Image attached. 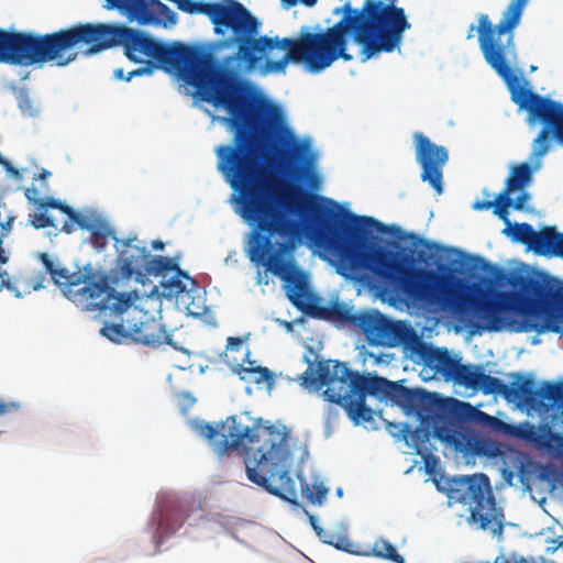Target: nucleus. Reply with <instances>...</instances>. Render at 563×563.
I'll return each instance as SVG.
<instances>
[{
    "label": "nucleus",
    "mask_w": 563,
    "mask_h": 563,
    "mask_svg": "<svg viewBox=\"0 0 563 563\" xmlns=\"http://www.w3.org/2000/svg\"><path fill=\"white\" fill-rule=\"evenodd\" d=\"M85 45V54L122 46L126 58L142 67L124 75L122 68L113 71L115 79L130 81L134 77L152 75L159 68L177 73L197 89L202 101L225 109V119L234 129L233 145L218 147V168L230 186L251 172L245 141L246 125L254 117V100L249 85L233 70L217 63L211 53L181 43L172 45L153 38L148 33L119 24L79 23L69 29L47 34L10 32L0 29V63L20 66L43 65L54 62L66 66L77 54L68 51Z\"/></svg>",
    "instance_id": "1"
},
{
    "label": "nucleus",
    "mask_w": 563,
    "mask_h": 563,
    "mask_svg": "<svg viewBox=\"0 0 563 563\" xmlns=\"http://www.w3.org/2000/svg\"><path fill=\"white\" fill-rule=\"evenodd\" d=\"M398 0H365L361 9L343 5V16L321 32H301L297 38L260 36V22L240 2H188L187 12L203 13L214 24V32L231 30L227 45L236 51L225 62H236L240 71H252L265 59L268 71H284L289 62L303 64L311 73H320L335 60L353 59L347 52L349 36L362 47L363 62L379 53L399 48L405 31L411 27Z\"/></svg>",
    "instance_id": "2"
},
{
    "label": "nucleus",
    "mask_w": 563,
    "mask_h": 563,
    "mask_svg": "<svg viewBox=\"0 0 563 563\" xmlns=\"http://www.w3.org/2000/svg\"><path fill=\"white\" fill-rule=\"evenodd\" d=\"M319 196L299 189V199L294 202L298 211H311L317 217L316 230L318 244L339 262L338 272L367 273L386 290L401 292L413 301L453 303L466 301L457 296L450 286L449 277L433 269L412 268L395 254L380 247L368 245L362 233L371 228L385 233L387 228L371 217L347 213V219L333 211L323 209L317 200Z\"/></svg>",
    "instance_id": "3"
},
{
    "label": "nucleus",
    "mask_w": 563,
    "mask_h": 563,
    "mask_svg": "<svg viewBox=\"0 0 563 563\" xmlns=\"http://www.w3.org/2000/svg\"><path fill=\"white\" fill-rule=\"evenodd\" d=\"M256 181L258 176L251 169L231 185L239 194L241 216L253 227L246 250L250 261L264 266L285 283L286 296L299 311L312 318L339 321L354 329L358 311L341 302L320 305L319 298L309 289L306 274L296 266L294 260L285 258L295 250L300 222L288 219L261 191H250V186Z\"/></svg>",
    "instance_id": "4"
},
{
    "label": "nucleus",
    "mask_w": 563,
    "mask_h": 563,
    "mask_svg": "<svg viewBox=\"0 0 563 563\" xmlns=\"http://www.w3.org/2000/svg\"><path fill=\"white\" fill-rule=\"evenodd\" d=\"M246 415H233L220 427L201 423L198 433L210 441L213 451L223 455L230 451L244 453L247 478L269 494L298 506L295 479L289 475L291 452L288 434L275 427L250 424Z\"/></svg>",
    "instance_id": "5"
},
{
    "label": "nucleus",
    "mask_w": 563,
    "mask_h": 563,
    "mask_svg": "<svg viewBox=\"0 0 563 563\" xmlns=\"http://www.w3.org/2000/svg\"><path fill=\"white\" fill-rule=\"evenodd\" d=\"M527 2L511 0L495 26L487 14H482L477 31L484 58L507 85L511 101L527 112L528 124L542 125L532 141L531 152L533 158L540 159L550 150V137L563 145V104L520 85V78L511 69V63L517 58L512 30L519 24Z\"/></svg>",
    "instance_id": "6"
},
{
    "label": "nucleus",
    "mask_w": 563,
    "mask_h": 563,
    "mask_svg": "<svg viewBox=\"0 0 563 563\" xmlns=\"http://www.w3.org/2000/svg\"><path fill=\"white\" fill-rule=\"evenodd\" d=\"M431 419L433 434L461 452H473L488 457H495L500 453L497 442L476 438L464 428L465 424L478 426L490 433L525 441L550 454L563 452V434L554 432L549 422L538 426L529 421L510 424L455 398L437 402Z\"/></svg>",
    "instance_id": "7"
},
{
    "label": "nucleus",
    "mask_w": 563,
    "mask_h": 563,
    "mask_svg": "<svg viewBox=\"0 0 563 563\" xmlns=\"http://www.w3.org/2000/svg\"><path fill=\"white\" fill-rule=\"evenodd\" d=\"M253 100L254 117H252V120L246 125L247 139L245 141V148L253 163L252 169L258 176V181L254 186H250V191H261L288 219H291L276 202L272 189L274 178L268 173V169L275 168V158L273 156H263L256 146L257 141L263 137L267 141H274V144H279L280 158L287 162L288 166L292 167L296 177L310 189L318 190L321 185V178L312 168L311 163L307 161L309 145L295 137L292 131L285 123L280 110L272 104L260 107L254 98Z\"/></svg>",
    "instance_id": "8"
},
{
    "label": "nucleus",
    "mask_w": 563,
    "mask_h": 563,
    "mask_svg": "<svg viewBox=\"0 0 563 563\" xmlns=\"http://www.w3.org/2000/svg\"><path fill=\"white\" fill-rule=\"evenodd\" d=\"M300 379L305 388L318 391L325 387L324 399L341 406L356 423L372 420L373 411L366 406L367 395L398 405L406 388L384 377L362 375L345 363L332 360L318 361L316 368L310 364Z\"/></svg>",
    "instance_id": "9"
},
{
    "label": "nucleus",
    "mask_w": 563,
    "mask_h": 563,
    "mask_svg": "<svg viewBox=\"0 0 563 563\" xmlns=\"http://www.w3.org/2000/svg\"><path fill=\"white\" fill-rule=\"evenodd\" d=\"M108 290L110 296L95 311L109 312V316L119 318V322H106L100 330L103 336L114 343L131 340L145 346L173 344L172 334L166 331L161 319L133 302L137 299L135 292H118L109 282Z\"/></svg>",
    "instance_id": "10"
},
{
    "label": "nucleus",
    "mask_w": 563,
    "mask_h": 563,
    "mask_svg": "<svg viewBox=\"0 0 563 563\" xmlns=\"http://www.w3.org/2000/svg\"><path fill=\"white\" fill-rule=\"evenodd\" d=\"M113 240L118 252L115 269L120 277L130 279L136 276V280H140L144 275L161 276L163 295L168 298L178 297L187 290L181 278L195 284V280L183 272L173 258L151 257L146 246L137 240L136 235L123 240L113 236Z\"/></svg>",
    "instance_id": "11"
},
{
    "label": "nucleus",
    "mask_w": 563,
    "mask_h": 563,
    "mask_svg": "<svg viewBox=\"0 0 563 563\" xmlns=\"http://www.w3.org/2000/svg\"><path fill=\"white\" fill-rule=\"evenodd\" d=\"M450 498L467 507L468 523L501 538L505 515L496 504L487 475L474 474L453 479Z\"/></svg>",
    "instance_id": "12"
},
{
    "label": "nucleus",
    "mask_w": 563,
    "mask_h": 563,
    "mask_svg": "<svg viewBox=\"0 0 563 563\" xmlns=\"http://www.w3.org/2000/svg\"><path fill=\"white\" fill-rule=\"evenodd\" d=\"M38 258L43 264V269H37V272L45 273V283L49 275L51 280L60 288L64 296L81 310L95 311L100 307L102 300L110 296L107 274L92 268L69 272L65 267H58L47 253H40Z\"/></svg>",
    "instance_id": "13"
},
{
    "label": "nucleus",
    "mask_w": 563,
    "mask_h": 563,
    "mask_svg": "<svg viewBox=\"0 0 563 563\" xmlns=\"http://www.w3.org/2000/svg\"><path fill=\"white\" fill-rule=\"evenodd\" d=\"M355 331L364 334L372 346L395 347L406 343L412 332L404 321H393L378 310L358 311Z\"/></svg>",
    "instance_id": "14"
},
{
    "label": "nucleus",
    "mask_w": 563,
    "mask_h": 563,
    "mask_svg": "<svg viewBox=\"0 0 563 563\" xmlns=\"http://www.w3.org/2000/svg\"><path fill=\"white\" fill-rule=\"evenodd\" d=\"M416 142V156L422 167L421 179L428 181L432 188L441 194L442 168L446 164L449 155L445 147L432 143L423 133L413 134Z\"/></svg>",
    "instance_id": "15"
},
{
    "label": "nucleus",
    "mask_w": 563,
    "mask_h": 563,
    "mask_svg": "<svg viewBox=\"0 0 563 563\" xmlns=\"http://www.w3.org/2000/svg\"><path fill=\"white\" fill-rule=\"evenodd\" d=\"M109 8L124 12L131 21L153 24L161 20L174 24L177 14L159 0H106Z\"/></svg>",
    "instance_id": "16"
},
{
    "label": "nucleus",
    "mask_w": 563,
    "mask_h": 563,
    "mask_svg": "<svg viewBox=\"0 0 563 563\" xmlns=\"http://www.w3.org/2000/svg\"><path fill=\"white\" fill-rule=\"evenodd\" d=\"M521 404L537 411H549L556 407L563 415V384L545 382L537 389L534 380L525 377Z\"/></svg>",
    "instance_id": "17"
},
{
    "label": "nucleus",
    "mask_w": 563,
    "mask_h": 563,
    "mask_svg": "<svg viewBox=\"0 0 563 563\" xmlns=\"http://www.w3.org/2000/svg\"><path fill=\"white\" fill-rule=\"evenodd\" d=\"M558 316L563 317V284L553 277H543V332L559 331L554 323Z\"/></svg>",
    "instance_id": "18"
},
{
    "label": "nucleus",
    "mask_w": 563,
    "mask_h": 563,
    "mask_svg": "<svg viewBox=\"0 0 563 563\" xmlns=\"http://www.w3.org/2000/svg\"><path fill=\"white\" fill-rule=\"evenodd\" d=\"M516 380L509 385L505 384L499 378L493 377L488 374L482 373L481 385L477 390H482L484 394H499L503 395L509 401H517L521 404L523 379L521 374L516 375Z\"/></svg>",
    "instance_id": "19"
},
{
    "label": "nucleus",
    "mask_w": 563,
    "mask_h": 563,
    "mask_svg": "<svg viewBox=\"0 0 563 563\" xmlns=\"http://www.w3.org/2000/svg\"><path fill=\"white\" fill-rule=\"evenodd\" d=\"M419 355L427 366L433 368L435 373L450 379L459 364V360L452 357L446 349L421 345Z\"/></svg>",
    "instance_id": "20"
},
{
    "label": "nucleus",
    "mask_w": 563,
    "mask_h": 563,
    "mask_svg": "<svg viewBox=\"0 0 563 563\" xmlns=\"http://www.w3.org/2000/svg\"><path fill=\"white\" fill-rule=\"evenodd\" d=\"M532 251L539 255L563 257V233H559L555 227H544L537 232Z\"/></svg>",
    "instance_id": "21"
},
{
    "label": "nucleus",
    "mask_w": 563,
    "mask_h": 563,
    "mask_svg": "<svg viewBox=\"0 0 563 563\" xmlns=\"http://www.w3.org/2000/svg\"><path fill=\"white\" fill-rule=\"evenodd\" d=\"M424 422L426 419L422 418L420 426L415 430H411L408 424H402L400 432L406 443L427 461L432 456L429 449L432 433L429 427H424Z\"/></svg>",
    "instance_id": "22"
},
{
    "label": "nucleus",
    "mask_w": 563,
    "mask_h": 563,
    "mask_svg": "<svg viewBox=\"0 0 563 563\" xmlns=\"http://www.w3.org/2000/svg\"><path fill=\"white\" fill-rule=\"evenodd\" d=\"M255 362L249 361V366L236 365L234 368V373L240 376L242 380L262 384L266 383L267 385H272L274 383V374L267 367L255 366Z\"/></svg>",
    "instance_id": "23"
},
{
    "label": "nucleus",
    "mask_w": 563,
    "mask_h": 563,
    "mask_svg": "<svg viewBox=\"0 0 563 563\" xmlns=\"http://www.w3.org/2000/svg\"><path fill=\"white\" fill-rule=\"evenodd\" d=\"M482 373L483 371L479 369L478 367H475L471 364H461L459 362L450 379L454 380L456 384L461 386L477 390L478 385H481Z\"/></svg>",
    "instance_id": "24"
},
{
    "label": "nucleus",
    "mask_w": 563,
    "mask_h": 563,
    "mask_svg": "<svg viewBox=\"0 0 563 563\" xmlns=\"http://www.w3.org/2000/svg\"><path fill=\"white\" fill-rule=\"evenodd\" d=\"M532 179V168L528 163L515 165L506 180L504 191L511 194L515 190L523 189Z\"/></svg>",
    "instance_id": "25"
},
{
    "label": "nucleus",
    "mask_w": 563,
    "mask_h": 563,
    "mask_svg": "<svg viewBox=\"0 0 563 563\" xmlns=\"http://www.w3.org/2000/svg\"><path fill=\"white\" fill-rule=\"evenodd\" d=\"M503 232L510 236L512 241L526 244L530 250H532L537 231L533 230L531 224L526 222L515 223L514 225L510 224L509 227H506Z\"/></svg>",
    "instance_id": "26"
},
{
    "label": "nucleus",
    "mask_w": 563,
    "mask_h": 563,
    "mask_svg": "<svg viewBox=\"0 0 563 563\" xmlns=\"http://www.w3.org/2000/svg\"><path fill=\"white\" fill-rule=\"evenodd\" d=\"M186 516L180 505H175L170 511L161 517L159 527L168 533L178 530L184 523Z\"/></svg>",
    "instance_id": "27"
},
{
    "label": "nucleus",
    "mask_w": 563,
    "mask_h": 563,
    "mask_svg": "<svg viewBox=\"0 0 563 563\" xmlns=\"http://www.w3.org/2000/svg\"><path fill=\"white\" fill-rule=\"evenodd\" d=\"M300 487L302 497L313 505H321L328 495V488L323 483H314L311 488L303 478H300Z\"/></svg>",
    "instance_id": "28"
},
{
    "label": "nucleus",
    "mask_w": 563,
    "mask_h": 563,
    "mask_svg": "<svg viewBox=\"0 0 563 563\" xmlns=\"http://www.w3.org/2000/svg\"><path fill=\"white\" fill-rule=\"evenodd\" d=\"M373 554L395 563H405L404 558L397 552L396 548L386 540H377L373 544Z\"/></svg>",
    "instance_id": "29"
},
{
    "label": "nucleus",
    "mask_w": 563,
    "mask_h": 563,
    "mask_svg": "<svg viewBox=\"0 0 563 563\" xmlns=\"http://www.w3.org/2000/svg\"><path fill=\"white\" fill-rule=\"evenodd\" d=\"M511 194L506 191H501L495 198L494 213L503 220L507 227L511 223L508 219V208L512 205V199L510 197Z\"/></svg>",
    "instance_id": "30"
},
{
    "label": "nucleus",
    "mask_w": 563,
    "mask_h": 563,
    "mask_svg": "<svg viewBox=\"0 0 563 563\" xmlns=\"http://www.w3.org/2000/svg\"><path fill=\"white\" fill-rule=\"evenodd\" d=\"M91 232V244L95 249L98 251H101L107 245V241L109 235L111 234V230L107 227L100 225V227H93Z\"/></svg>",
    "instance_id": "31"
},
{
    "label": "nucleus",
    "mask_w": 563,
    "mask_h": 563,
    "mask_svg": "<svg viewBox=\"0 0 563 563\" xmlns=\"http://www.w3.org/2000/svg\"><path fill=\"white\" fill-rule=\"evenodd\" d=\"M419 391L406 387L397 406L407 410H417L419 407Z\"/></svg>",
    "instance_id": "32"
},
{
    "label": "nucleus",
    "mask_w": 563,
    "mask_h": 563,
    "mask_svg": "<svg viewBox=\"0 0 563 563\" xmlns=\"http://www.w3.org/2000/svg\"><path fill=\"white\" fill-rule=\"evenodd\" d=\"M35 206L37 207L38 210H46L47 208H52V209H57L59 211H62L63 213H67L68 211H70V206L62 202L60 200L58 199H55V198H41V199H37L35 200Z\"/></svg>",
    "instance_id": "33"
},
{
    "label": "nucleus",
    "mask_w": 563,
    "mask_h": 563,
    "mask_svg": "<svg viewBox=\"0 0 563 563\" xmlns=\"http://www.w3.org/2000/svg\"><path fill=\"white\" fill-rule=\"evenodd\" d=\"M30 223L35 229L57 228L55 220L46 212H35L30 216Z\"/></svg>",
    "instance_id": "34"
},
{
    "label": "nucleus",
    "mask_w": 563,
    "mask_h": 563,
    "mask_svg": "<svg viewBox=\"0 0 563 563\" xmlns=\"http://www.w3.org/2000/svg\"><path fill=\"white\" fill-rule=\"evenodd\" d=\"M320 540H322L323 543L333 545L339 550L349 551L347 547L350 545V542L347 541L346 538H342L336 534H330L324 531L323 538H320Z\"/></svg>",
    "instance_id": "35"
},
{
    "label": "nucleus",
    "mask_w": 563,
    "mask_h": 563,
    "mask_svg": "<svg viewBox=\"0 0 563 563\" xmlns=\"http://www.w3.org/2000/svg\"><path fill=\"white\" fill-rule=\"evenodd\" d=\"M66 214L68 219L71 220V222H75V224H77L80 229L91 231L95 227V224L90 223L84 216L75 211L71 207L70 211H68Z\"/></svg>",
    "instance_id": "36"
},
{
    "label": "nucleus",
    "mask_w": 563,
    "mask_h": 563,
    "mask_svg": "<svg viewBox=\"0 0 563 563\" xmlns=\"http://www.w3.org/2000/svg\"><path fill=\"white\" fill-rule=\"evenodd\" d=\"M19 107L23 112L33 113V104L27 93L22 92L19 96Z\"/></svg>",
    "instance_id": "37"
},
{
    "label": "nucleus",
    "mask_w": 563,
    "mask_h": 563,
    "mask_svg": "<svg viewBox=\"0 0 563 563\" xmlns=\"http://www.w3.org/2000/svg\"><path fill=\"white\" fill-rule=\"evenodd\" d=\"M476 261L479 263V267L482 268V271L487 274H495L498 271L496 266H494L493 264H490L481 256H477Z\"/></svg>",
    "instance_id": "38"
},
{
    "label": "nucleus",
    "mask_w": 563,
    "mask_h": 563,
    "mask_svg": "<svg viewBox=\"0 0 563 563\" xmlns=\"http://www.w3.org/2000/svg\"><path fill=\"white\" fill-rule=\"evenodd\" d=\"M495 200H477L473 203V209L477 211L488 210L494 208Z\"/></svg>",
    "instance_id": "39"
},
{
    "label": "nucleus",
    "mask_w": 563,
    "mask_h": 563,
    "mask_svg": "<svg viewBox=\"0 0 563 563\" xmlns=\"http://www.w3.org/2000/svg\"><path fill=\"white\" fill-rule=\"evenodd\" d=\"M529 194L522 192L520 194L515 201H512L511 207L516 210H523L526 201L529 199Z\"/></svg>",
    "instance_id": "40"
},
{
    "label": "nucleus",
    "mask_w": 563,
    "mask_h": 563,
    "mask_svg": "<svg viewBox=\"0 0 563 563\" xmlns=\"http://www.w3.org/2000/svg\"><path fill=\"white\" fill-rule=\"evenodd\" d=\"M13 221H14V217L9 216L8 219L5 220V222H0V225H1L0 238L1 239H3V236L7 235L8 232L11 231Z\"/></svg>",
    "instance_id": "41"
},
{
    "label": "nucleus",
    "mask_w": 563,
    "mask_h": 563,
    "mask_svg": "<svg viewBox=\"0 0 563 563\" xmlns=\"http://www.w3.org/2000/svg\"><path fill=\"white\" fill-rule=\"evenodd\" d=\"M243 340L236 336H229L227 340V349L228 350H238L242 346Z\"/></svg>",
    "instance_id": "42"
},
{
    "label": "nucleus",
    "mask_w": 563,
    "mask_h": 563,
    "mask_svg": "<svg viewBox=\"0 0 563 563\" xmlns=\"http://www.w3.org/2000/svg\"><path fill=\"white\" fill-rule=\"evenodd\" d=\"M38 196V190L36 188H27L25 190V197L26 199L32 202L33 205H35V200H37Z\"/></svg>",
    "instance_id": "43"
},
{
    "label": "nucleus",
    "mask_w": 563,
    "mask_h": 563,
    "mask_svg": "<svg viewBox=\"0 0 563 563\" xmlns=\"http://www.w3.org/2000/svg\"><path fill=\"white\" fill-rule=\"evenodd\" d=\"M309 520H310L311 527H312V528H313V530L316 531L317 536H318L319 538H323L324 530H323L321 527H319V526L317 525V519H316V517H314V516H309Z\"/></svg>",
    "instance_id": "44"
},
{
    "label": "nucleus",
    "mask_w": 563,
    "mask_h": 563,
    "mask_svg": "<svg viewBox=\"0 0 563 563\" xmlns=\"http://www.w3.org/2000/svg\"><path fill=\"white\" fill-rule=\"evenodd\" d=\"M412 239H416L417 240V244H421L423 245L424 247H427L428 250H431L434 244L433 243H430L429 241L427 240H423V239H420L418 238L417 235L412 234Z\"/></svg>",
    "instance_id": "45"
},
{
    "label": "nucleus",
    "mask_w": 563,
    "mask_h": 563,
    "mask_svg": "<svg viewBox=\"0 0 563 563\" xmlns=\"http://www.w3.org/2000/svg\"><path fill=\"white\" fill-rule=\"evenodd\" d=\"M2 239L0 238V264H5L9 260L5 250L2 247Z\"/></svg>",
    "instance_id": "46"
},
{
    "label": "nucleus",
    "mask_w": 563,
    "mask_h": 563,
    "mask_svg": "<svg viewBox=\"0 0 563 563\" xmlns=\"http://www.w3.org/2000/svg\"><path fill=\"white\" fill-rule=\"evenodd\" d=\"M74 224H75V222H71V220L66 221L62 225V231H64L66 233H71L74 231V229H75Z\"/></svg>",
    "instance_id": "47"
},
{
    "label": "nucleus",
    "mask_w": 563,
    "mask_h": 563,
    "mask_svg": "<svg viewBox=\"0 0 563 563\" xmlns=\"http://www.w3.org/2000/svg\"><path fill=\"white\" fill-rule=\"evenodd\" d=\"M51 176V172L47 169H42L36 176L35 179L37 180H45Z\"/></svg>",
    "instance_id": "48"
},
{
    "label": "nucleus",
    "mask_w": 563,
    "mask_h": 563,
    "mask_svg": "<svg viewBox=\"0 0 563 563\" xmlns=\"http://www.w3.org/2000/svg\"><path fill=\"white\" fill-rule=\"evenodd\" d=\"M153 249L162 250L164 247V243L161 240H155L152 243Z\"/></svg>",
    "instance_id": "49"
},
{
    "label": "nucleus",
    "mask_w": 563,
    "mask_h": 563,
    "mask_svg": "<svg viewBox=\"0 0 563 563\" xmlns=\"http://www.w3.org/2000/svg\"><path fill=\"white\" fill-rule=\"evenodd\" d=\"M303 4L306 5H313L316 3L317 0H300ZM291 3H295V0L291 1Z\"/></svg>",
    "instance_id": "50"
},
{
    "label": "nucleus",
    "mask_w": 563,
    "mask_h": 563,
    "mask_svg": "<svg viewBox=\"0 0 563 563\" xmlns=\"http://www.w3.org/2000/svg\"><path fill=\"white\" fill-rule=\"evenodd\" d=\"M7 411V405L4 402H0V415H3Z\"/></svg>",
    "instance_id": "51"
},
{
    "label": "nucleus",
    "mask_w": 563,
    "mask_h": 563,
    "mask_svg": "<svg viewBox=\"0 0 563 563\" xmlns=\"http://www.w3.org/2000/svg\"><path fill=\"white\" fill-rule=\"evenodd\" d=\"M474 31V25L471 26L470 31H468V35H467V38H471L473 35H472V32Z\"/></svg>",
    "instance_id": "52"
},
{
    "label": "nucleus",
    "mask_w": 563,
    "mask_h": 563,
    "mask_svg": "<svg viewBox=\"0 0 563 563\" xmlns=\"http://www.w3.org/2000/svg\"><path fill=\"white\" fill-rule=\"evenodd\" d=\"M186 397L190 400V402H194V398L189 397V395H186Z\"/></svg>",
    "instance_id": "53"
}]
</instances>
